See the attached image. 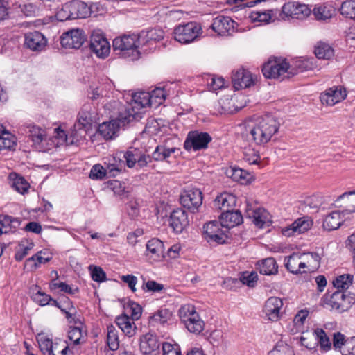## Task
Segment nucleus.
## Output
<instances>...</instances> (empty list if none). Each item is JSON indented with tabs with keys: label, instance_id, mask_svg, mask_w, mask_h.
<instances>
[{
	"label": "nucleus",
	"instance_id": "25",
	"mask_svg": "<svg viewBox=\"0 0 355 355\" xmlns=\"http://www.w3.org/2000/svg\"><path fill=\"white\" fill-rule=\"evenodd\" d=\"M170 225L176 232H182L189 225L186 212L182 209L174 210L171 214Z\"/></svg>",
	"mask_w": 355,
	"mask_h": 355
},
{
	"label": "nucleus",
	"instance_id": "37",
	"mask_svg": "<svg viewBox=\"0 0 355 355\" xmlns=\"http://www.w3.org/2000/svg\"><path fill=\"white\" fill-rule=\"evenodd\" d=\"M313 334L318 340L320 351L322 353H327L331 350L332 344L329 337L323 329L318 328L314 330Z\"/></svg>",
	"mask_w": 355,
	"mask_h": 355
},
{
	"label": "nucleus",
	"instance_id": "4",
	"mask_svg": "<svg viewBox=\"0 0 355 355\" xmlns=\"http://www.w3.org/2000/svg\"><path fill=\"white\" fill-rule=\"evenodd\" d=\"M94 122V116L92 113V107L89 105H85L78 115V119L71 131L72 140L70 144H76L85 138L88 130L92 128Z\"/></svg>",
	"mask_w": 355,
	"mask_h": 355
},
{
	"label": "nucleus",
	"instance_id": "33",
	"mask_svg": "<svg viewBox=\"0 0 355 355\" xmlns=\"http://www.w3.org/2000/svg\"><path fill=\"white\" fill-rule=\"evenodd\" d=\"M72 18H86L90 16L91 8L87 3L80 1H72L69 2Z\"/></svg>",
	"mask_w": 355,
	"mask_h": 355
},
{
	"label": "nucleus",
	"instance_id": "19",
	"mask_svg": "<svg viewBox=\"0 0 355 355\" xmlns=\"http://www.w3.org/2000/svg\"><path fill=\"white\" fill-rule=\"evenodd\" d=\"M246 212L248 217L252 219L253 223L259 228L269 227L272 223L270 214L263 208L255 209L248 208Z\"/></svg>",
	"mask_w": 355,
	"mask_h": 355
},
{
	"label": "nucleus",
	"instance_id": "54",
	"mask_svg": "<svg viewBox=\"0 0 355 355\" xmlns=\"http://www.w3.org/2000/svg\"><path fill=\"white\" fill-rule=\"evenodd\" d=\"M39 347L44 354H52L53 341L44 334H39L37 338Z\"/></svg>",
	"mask_w": 355,
	"mask_h": 355
},
{
	"label": "nucleus",
	"instance_id": "60",
	"mask_svg": "<svg viewBox=\"0 0 355 355\" xmlns=\"http://www.w3.org/2000/svg\"><path fill=\"white\" fill-rule=\"evenodd\" d=\"M243 159L249 164H257L260 161V155L254 149L247 148L243 151Z\"/></svg>",
	"mask_w": 355,
	"mask_h": 355
},
{
	"label": "nucleus",
	"instance_id": "51",
	"mask_svg": "<svg viewBox=\"0 0 355 355\" xmlns=\"http://www.w3.org/2000/svg\"><path fill=\"white\" fill-rule=\"evenodd\" d=\"M187 329L192 333L199 334L203 331L205 327V322L200 318L199 314L195 315L192 319L188 322L184 324Z\"/></svg>",
	"mask_w": 355,
	"mask_h": 355
},
{
	"label": "nucleus",
	"instance_id": "53",
	"mask_svg": "<svg viewBox=\"0 0 355 355\" xmlns=\"http://www.w3.org/2000/svg\"><path fill=\"white\" fill-rule=\"evenodd\" d=\"M268 355H295L292 347L281 341L278 342Z\"/></svg>",
	"mask_w": 355,
	"mask_h": 355
},
{
	"label": "nucleus",
	"instance_id": "36",
	"mask_svg": "<svg viewBox=\"0 0 355 355\" xmlns=\"http://www.w3.org/2000/svg\"><path fill=\"white\" fill-rule=\"evenodd\" d=\"M140 42L143 44H149L153 42H159L164 38V31L159 28H153L148 31H142L139 35Z\"/></svg>",
	"mask_w": 355,
	"mask_h": 355
},
{
	"label": "nucleus",
	"instance_id": "20",
	"mask_svg": "<svg viewBox=\"0 0 355 355\" xmlns=\"http://www.w3.org/2000/svg\"><path fill=\"white\" fill-rule=\"evenodd\" d=\"M232 81L234 87L239 90L250 87L254 84V79L249 71L239 69L233 71Z\"/></svg>",
	"mask_w": 355,
	"mask_h": 355
},
{
	"label": "nucleus",
	"instance_id": "43",
	"mask_svg": "<svg viewBox=\"0 0 355 355\" xmlns=\"http://www.w3.org/2000/svg\"><path fill=\"white\" fill-rule=\"evenodd\" d=\"M16 138L11 133L3 131L0 135V151L3 150H11L16 146Z\"/></svg>",
	"mask_w": 355,
	"mask_h": 355
},
{
	"label": "nucleus",
	"instance_id": "32",
	"mask_svg": "<svg viewBox=\"0 0 355 355\" xmlns=\"http://www.w3.org/2000/svg\"><path fill=\"white\" fill-rule=\"evenodd\" d=\"M226 175L232 180L238 182L242 184H246L252 179L251 173L240 168L230 167L226 171Z\"/></svg>",
	"mask_w": 355,
	"mask_h": 355
},
{
	"label": "nucleus",
	"instance_id": "10",
	"mask_svg": "<svg viewBox=\"0 0 355 355\" xmlns=\"http://www.w3.org/2000/svg\"><path fill=\"white\" fill-rule=\"evenodd\" d=\"M90 49L99 58H107L110 53V45L105 37L94 31L90 37Z\"/></svg>",
	"mask_w": 355,
	"mask_h": 355
},
{
	"label": "nucleus",
	"instance_id": "35",
	"mask_svg": "<svg viewBox=\"0 0 355 355\" xmlns=\"http://www.w3.org/2000/svg\"><path fill=\"white\" fill-rule=\"evenodd\" d=\"M257 268L261 274L265 275H275L278 272V266L274 258L269 257L257 263Z\"/></svg>",
	"mask_w": 355,
	"mask_h": 355
},
{
	"label": "nucleus",
	"instance_id": "41",
	"mask_svg": "<svg viewBox=\"0 0 355 355\" xmlns=\"http://www.w3.org/2000/svg\"><path fill=\"white\" fill-rule=\"evenodd\" d=\"M315 67V60L313 58L299 59L295 61L293 72L295 75L299 72L313 70Z\"/></svg>",
	"mask_w": 355,
	"mask_h": 355
},
{
	"label": "nucleus",
	"instance_id": "61",
	"mask_svg": "<svg viewBox=\"0 0 355 355\" xmlns=\"http://www.w3.org/2000/svg\"><path fill=\"white\" fill-rule=\"evenodd\" d=\"M83 334L84 332L80 327H70L68 331V338L74 345H78L81 343Z\"/></svg>",
	"mask_w": 355,
	"mask_h": 355
},
{
	"label": "nucleus",
	"instance_id": "31",
	"mask_svg": "<svg viewBox=\"0 0 355 355\" xmlns=\"http://www.w3.org/2000/svg\"><path fill=\"white\" fill-rule=\"evenodd\" d=\"M29 137L31 139L35 148L41 150L43 149V141L46 139L45 130L37 125L27 127Z\"/></svg>",
	"mask_w": 355,
	"mask_h": 355
},
{
	"label": "nucleus",
	"instance_id": "34",
	"mask_svg": "<svg viewBox=\"0 0 355 355\" xmlns=\"http://www.w3.org/2000/svg\"><path fill=\"white\" fill-rule=\"evenodd\" d=\"M285 266L293 274L303 273L304 267L301 254L294 253L286 258Z\"/></svg>",
	"mask_w": 355,
	"mask_h": 355
},
{
	"label": "nucleus",
	"instance_id": "15",
	"mask_svg": "<svg viewBox=\"0 0 355 355\" xmlns=\"http://www.w3.org/2000/svg\"><path fill=\"white\" fill-rule=\"evenodd\" d=\"M119 116L116 119L111 120L108 122H103L99 125L98 131L105 139H113L119 130L121 125L128 123V121L121 120V115H125L122 113L121 110H119Z\"/></svg>",
	"mask_w": 355,
	"mask_h": 355
},
{
	"label": "nucleus",
	"instance_id": "18",
	"mask_svg": "<svg viewBox=\"0 0 355 355\" xmlns=\"http://www.w3.org/2000/svg\"><path fill=\"white\" fill-rule=\"evenodd\" d=\"M283 301L277 297L268 298L264 304L263 313L270 321H277L280 318V311L283 306Z\"/></svg>",
	"mask_w": 355,
	"mask_h": 355
},
{
	"label": "nucleus",
	"instance_id": "47",
	"mask_svg": "<svg viewBox=\"0 0 355 355\" xmlns=\"http://www.w3.org/2000/svg\"><path fill=\"white\" fill-rule=\"evenodd\" d=\"M179 317L181 321L186 324L191 319L193 318L195 315H198L196 308L193 305L187 304L182 305L178 311Z\"/></svg>",
	"mask_w": 355,
	"mask_h": 355
},
{
	"label": "nucleus",
	"instance_id": "52",
	"mask_svg": "<svg viewBox=\"0 0 355 355\" xmlns=\"http://www.w3.org/2000/svg\"><path fill=\"white\" fill-rule=\"evenodd\" d=\"M125 313H127V315L130 314V317L132 320H137L140 318L142 313V309L141 306L132 301H129L125 305Z\"/></svg>",
	"mask_w": 355,
	"mask_h": 355
},
{
	"label": "nucleus",
	"instance_id": "55",
	"mask_svg": "<svg viewBox=\"0 0 355 355\" xmlns=\"http://www.w3.org/2000/svg\"><path fill=\"white\" fill-rule=\"evenodd\" d=\"M340 13L346 17L355 19V0L344 1L340 7Z\"/></svg>",
	"mask_w": 355,
	"mask_h": 355
},
{
	"label": "nucleus",
	"instance_id": "56",
	"mask_svg": "<svg viewBox=\"0 0 355 355\" xmlns=\"http://www.w3.org/2000/svg\"><path fill=\"white\" fill-rule=\"evenodd\" d=\"M249 17L252 21L268 23L271 19L270 10H252Z\"/></svg>",
	"mask_w": 355,
	"mask_h": 355
},
{
	"label": "nucleus",
	"instance_id": "14",
	"mask_svg": "<svg viewBox=\"0 0 355 355\" xmlns=\"http://www.w3.org/2000/svg\"><path fill=\"white\" fill-rule=\"evenodd\" d=\"M145 256L151 263L161 261L164 258V243L156 238L149 240L146 245Z\"/></svg>",
	"mask_w": 355,
	"mask_h": 355
},
{
	"label": "nucleus",
	"instance_id": "27",
	"mask_svg": "<svg viewBox=\"0 0 355 355\" xmlns=\"http://www.w3.org/2000/svg\"><path fill=\"white\" fill-rule=\"evenodd\" d=\"M220 223L222 227L231 228L241 224L243 217L240 211L234 209L223 211L219 216Z\"/></svg>",
	"mask_w": 355,
	"mask_h": 355
},
{
	"label": "nucleus",
	"instance_id": "39",
	"mask_svg": "<svg viewBox=\"0 0 355 355\" xmlns=\"http://www.w3.org/2000/svg\"><path fill=\"white\" fill-rule=\"evenodd\" d=\"M34 243L28 239H22L16 248L15 258L17 261H21L33 248Z\"/></svg>",
	"mask_w": 355,
	"mask_h": 355
},
{
	"label": "nucleus",
	"instance_id": "22",
	"mask_svg": "<svg viewBox=\"0 0 355 355\" xmlns=\"http://www.w3.org/2000/svg\"><path fill=\"white\" fill-rule=\"evenodd\" d=\"M46 44V38L38 31L28 32L24 35V46L32 51H41Z\"/></svg>",
	"mask_w": 355,
	"mask_h": 355
},
{
	"label": "nucleus",
	"instance_id": "42",
	"mask_svg": "<svg viewBox=\"0 0 355 355\" xmlns=\"http://www.w3.org/2000/svg\"><path fill=\"white\" fill-rule=\"evenodd\" d=\"M171 317L172 313L168 309H162L150 317V322L153 325L158 323L164 324L171 320Z\"/></svg>",
	"mask_w": 355,
	"mask_h": 355
},
{
	"label": "nucleus",
	"instance_id": "23",
	"mask_svg": "<svg viewBox=\"0 0 355 355\" xmlns=\"http://www.w3.org/2000/svg\"><path fill=\"white\" fill-rule=\"evenodd\" d=\"M160 343L157 337L152 334H146L140 338V350L146 355H151L158 352Z\"/></svg>",
	"mask_w": 355,
	"mask_h": 355
},
{
	"label": "nucleus",
	"instance_id": "5",
	"mask_svg": "<svg viewBox=\"0 0 355 355\" xmlns=\"http://www.w3.org/2000/svg\"><path fill=\"white\" fill-rule=\"evenodd\" d=\"M263 76L267 78L279 79L290 78L295 75L285 58H276L269 60L262 67Z\"/></svg>",
	"mask_w": 355,
	"mask_h": 355
},
{
	"label": "nucleus",
	"instance_id": "46",
	"mask_svg": "<svg viewBox=\"0 0 355 355\" xmlns=\"http://www.w3.org/2000/svg\"><path fill=\"white\" fill-rule=\"evenodd\" d=\"M335 10L329 5H321L313 9V14L318 20L330 19L334 14Z\"/></svg>",
	"mask_w": 355,
	"mask_h": 355
},
{
	"label": "nucleus",
	"instance_id": "11",
	"mask_svg": "<svg viewBox=\"0 0 355 355\" xmlns=\"http://www.w3.org/2000/svg\"><path fill=\"white\" fill-rule=\"evenodd\" d=\"M313 225V220L307 216L296 219L291 225L282 227V234L286 237L295 236L307 232Z\"/></svg>",
	"mask_w": 355,
	"mask_h": 355
},
{
	"label": "nucleus",
	"instance_id": "1",
	"mask_svg": "<svg viewBox=\"0 0 355 355\" xmlns=\"http://www.w3.org/2000/svg\"><path fill=\"white\" fill-rule=\"evenodd\" d=\"M279 128V124L274 118L266 116L245 125L241 136L252 146H264L277 133Z\"/></svg>",
	"mask_w": 355,
	"mask_h": 355
},
{
	"label": "nucleus",
	"instance_id": "26",
	"mask_svg": "<svg viewBox=\"0 0 355 355\" xmlns=\"http://www.w3.org/2000/svg\"><path fill=\"white\" fill-rule=\"evenodd\" d=\"M236 204V196L226 192L218 196L214 202V206L222 212L234 209Z\"/></svg>",
	"mask_w": 355,
	"mask_h": 355
},
{
	"label": "nucleus",
	"instance_id": "50",
	"mask_svg": "<svg viewBox=\"0 0 355 355\" xmlns=\"http://www.w3.org/2000/svg\"><path fill=\"white\" fill-rule=\"evenodd\" d=\"M149 93L150 95V107L157 108L164 102L166 94L164 89L157 87Z\"/></svg>",
	"mask_w": 355,
	"mask_h": 355
},
{
	"label": "nucleus",
	"instance_id": "29",
	"mask_svg": "<svg viewBox=\"0 0 355 355\" xmlns=\"http://www.w3.org/2000/svg\"><path fill=\"white\" fill-rule=\"evenodd\" d=\"M301 257L304 272H313L319 268L321 257L318 253L306 252L301 254Z\"/></svg>",
	"mask_w": 355,
	"mask_h": 355
},
{
	"label": "nucleus",
	"instance_id": "13",
	"mask_svg": "<svg viewBox=\"0 0 355 355\" xmlns=\"http://www.w3.org/2000/svg\"><path fill=\"white\" fill-rule=\"evenodd\" d=\"M86 40L84 31L76 28L63 33L60 37V42L63 47L69 49H79Z\"/></svg>",
	"mask_w": 355,
	"mask_h": 355
},
{
	"label": "nucleus",
	"instance_id": "38",
	"mask_svg": "<svg viewBox=\"0 0 355 355\" xmlns=\"http://www.w3.org/2000/svg\"><path fill=\"white\" fill-rule=\"evenodd\" d=\"M51 259L49 253L45 251H40L26 260V264H30L31 268L36 269L41 264L47 263Z\"/></svg>",
	"mask_w": 355,
	"mask_h": 355
},
{
	"label": "nucleus",
	"instance_id": "17",
	"mask_svg": "<svg viewBox=\"0 0 355 355\" xmlns=\"http://www.w3.org/2000/svg\"><path fill=\"white\" fill-rule=\"evenodd\" d=\"M236 23L229 17L218 16L212 22V29L219 35H232L236 29Z\"/></svg>",
	"mask_w": 355,
	"mask_h": 355
},
{
	"label": "nucleus",
	"instance_id": "45",
	"mask_svg": "<svg viewBox=\"0 0 355 355\" xmlns=\"http://www.w3.org/2000/svg\"><path fill=\"white\" fill-rule=\"evenodd\" d=\"M107 344L112 351L118 349L119 347L118 331L112 324L107 327Z\"/></svg>",
	"mask_w": 355,
	"mask_h": 355
},
{
	"label": "nucleus",
	"instance_id": "62",
	"mask_svg": "<svg viewBox=\"0 0 355 355\" xmlns=\"http://www.w3.org/2000/svg\"><path fill=\"white\" fill-rule=\"evenodd\" d=\"M71 352L69 345L63 341L55 342L53 344L52 354L49 355H67Z\"/></svg>",
	"mask_w": 355,
	"mask_h": 355
},
{
	"label": "nucleus",
	"instance_id": "63",
	"mask_svg": "<svg viewBox=\"0 0 355 355\" xmlns=\"http://www.w3.org/2000/svg\"><path fill=\"white\" fill-rule=\"evenodd\" d=\"M241 282L249 287H254L257 284V275L256 272L248 271L242 273L240 277Z\"/></svg>",
	"mask_w": 355,
	"mask_h": 355
},
{
	"label": "nucleus",
	"instance_id": "28",
	"mask_svg": "<svg viewBox=\"0 0 355 355\" xmlns=\"http://www.w3.org/2000/svg\"><path fill=\"white\" fill-rule=\"evenodd\" d=\"M8 179L10 187L19 193L24 195L28 192L30 184L21 175L14 172L10 173Z\"/></svg>",
	"mask_w": 355,
	"mask_h": 355
},
{
	"label": "nucleus",
	"instance_id": "59",
	"mask_svg": "<svg viewBox=\"0 0 355 355\" xmlns=\"http://www.w3.org/2000/svg\"><path fill=\"white\" fill-rule=\"evenodd\" d=\"M55 17L56 19L60 21L73 19V18H72V12L69 2L64 4L62 8L57 11Z\"/></svg>",
	"mask_w": 355,
	"mask_h": 355
},
{
	"label": "nucleus",
	"instance_id": "49",
	"mask_svg": "<svg viewBox=\"0 0 355 355\" xmlns=\"http://www.w3.org/2000/svg\"><path fill=\"white\" fill-rule=\"evenodd\" d=\"M315 54L319 59L329 60L334 55L333 49L327 44L320 42L315 48Z\"/></svg>",
	"mask_w": 355,
	"mask_h": 355
},
{
	"label": "nucleus",
	"instance_id": "44",
	"mask_svg": "<svg viewBox=\"0 0 355 355\" xmlns=\"http://www.w3.org/2000/svg\"><path fill=\"white\" fill-rule=\"evenodd\" d=\"M110 84H98L89 87L88 90V96L92 100H97L107 96V89Z\"/></svg>",
	"mask_w": 355,
	"mask_h": 355
},
{
	"label": "nucleus",
	"instance_id": "40",
	"mask_svg": "<svg viewBox=\"0 0 355 355\" xmlns=\"http://www.w3.org/2000/svg\"><path fill=\"white\" fill-rule=\"evenodd\" d=\"M178 149L175 147L169 148L166 145H159L152 154V158L155 161H164L171 157Z\"/></svg>",
	"mask_w": 355,
	"mask_h": 355
},
{
	"label": "nucleus",
	"instance_id": "16",
	"mask_svg": "<svg viewBox=\"0 0 355 355\" xmlns=\"http://www.w3.org/2000/svg\"><path fill=\"white\" fill-rule=\"evenodd\" d=\"M347 97L346 89L341 87H333L327 89L320 94V101L323 105L333 106Z\"/></svg>",
	"mask_w": 355,
	"mask_h": 355
},
{
	"label": "nucleus",
	"instance_id": "58",
	"mask_svg": "<svg viewBox=\"0 0 355 355\" xmlns=\"http://www.w3.org/2000/svg\"><path fill=\"white\" fill-rule=\"evenodd\" d=\"M349 338H346L345 336L340 332H336L333 334L332 347L335 350L341 352L344 346L347 347V342Z\"/></svg>",
	"mask_w": 355,
	"mask_h": 355
},
{
	"label": "nucleus",
	"instance_id": "3",
	"mask_svg": "<svg viewBox=\"0 0 355 355\" xmlns=\"http://www.w3.org/2000/svg\"><path fill=\"white\" fill-rule=\"evenodd\" d=\"M140 44L139 35H123L113 40V50L122 58L135 60L139 57L137 48Z\"/></svg>",
	"mask_w": 355,
	"mask_h": 355
},
{
	"label": "nucleus",
	"instance_id": "57",
	"mask_svg": "<svg viewBox=\"0 0 355 355\" xmlns=\"http://www.w3.org/2000/svg\"><path fill=\"white\" fill-rule=\"evenodd\" d=\"M353 276L351 275H343L337 277L334 282V286L341 290H345L352 284Z\"/></svg>",
	"mask_w": 355,
	"mask_h": 355
},
{
	"label": "nucleus",
	"instance_id": "6",
	"mask_svg": "<svg viewBox=\"0 0 355 355\" xmlns=\"http://www.w3.org/2000/svg\"><path fill=\"white\" fill-rule=\"evenodd\" d=\"M311 14V9L305 4L289 1L283 5L279 19L284 21L291 19L303 20Z\"/></svg>",
	"mask_w": 355,
	"mask_h": 355
},
{
	"label": "nucleus",
	"instance_id": "7",
	"mask_svg": "<svg viewBox=\"0 0 355 355\" xmlns=\"http://www.w3.org/2000/svg\"><path fill=\"white\" fill-rule=\"evenodd\" d=\"M201 31L200 25L196 22L180 24L174 29V38L180 43L188 44L193 42L200 35Z\"/></svg>",
	"mask_w": 355,
	"mask_h": 355
},
{
	"label": "nucleus",
	"instance_id": "24",
	"mask_svg": "<svg viewBox=\"0 0 355 355\" xmlns=\"http://www.w3.org/2000/svg\"><path fill=\"white\" fill-rule=\"evenodd\" d=\"M351 213L350 210L334 211L328 214L324 219L322 227L327 231L338 229L343 223V217L346 214Z\"/></svg>",
	"mask_w": 355,
	"mask_h": 355
},
{
	"label": "nucleus",
	"instance_id": "30",
	"mask_svg": "<svg viewBox=\"0 0 355 355\" xmlns=\"http://www.w3.org/2000/svg\"><path fill=\"white\" fill-rule=\"evenodd\" d=\"M116 323L123 334L128 337H132L136 334L137 327L134 320L127 313H123L116 318Z\"/></svg>",
	"mask_w": 355,
	"mask_h": 355
},
{
	"label": "nucleus",
	"instance_id": "2",
	"mask_svg": "<svg viewBox=\"0 0 355 355\" xmlns=\"http://www.w3.org/2000/svg\"><path fill=\"white\" fill-rule=\"evenodd\" d=\"M112 103L118 110L125 111V115H121V120H126L128 122L138 121L141 118L140 110L146 107H150V95L149 92H146L135 93L132 97V102L128 107H124L117 101H113Z\"/></svg>",
	"mask_w": 355,
	"mask_h": 355
},
{
	"label": "nucleus",
	"instance_id": "8",
	"mask_svg": "<svg viewBox=\"0 0 355 355\" xmlns=\"http://www.w3.org/2000/svg\"><path fill=\"white\" fill-rule=\"evenodd\" d=\"M355 303V294L346 291H338L332 294L329 305L338 312L347 311Z\"/></svg>",
	"mask_w": 355,
	"mask_h": 355
},
{
	"label": "nucleus",
	"instance_id": "21",
	"mask_svg": "<svg viewBox=\"0 0 355 355\" xmlns=\"http://www.w3.org/2000/svg\"><path fill=\"white\" fill-rule=\"evenodd\" d=\"M220 223L216 221H210L203 226V234L208 241H215L223 243L225 241L224 233L220 227Z\"/></svg>",
	"mask_w": 355,
	"mask_h": 355
},
{
	"label": "nucleus",
	"instance_id": "48",
	"mask_svg": "<svg viewBox=\"0 0 355 355\" xmlns=\"http://www.w3.org/2000/svg\"><path fill=\"white\" fill-rule=\"evenodd\" d=\"M179 317L181 321L186 324L191 319L193 318L195 315H198L196 308L193 305L187 304L182 305L178 311Z\"/></svg>",
	"mask_w": 355,
	"mask_h": 355
},
{
	"label": "nucleus",
	"instance_id": "12",
	"mask_svg": "<svg viewBox=\"0 0 355 355\" xmlns=\"http://www.w3.org/2000/svg\"><path fill=\"white\" fill-rule=\"evenodd\" d=\"M211 140L208 133L197 131L190 132L184 141V146L187 150H198L205 148Z\"/></svg>",
	"mask_w": 355,
	"mask_h": 355
},
{
	"label": "nucleus",
	"instance_id": "9",
	"mask_svg": "<svg viewBox=\"0 0 355 355\" xmlns=\"http://www.w3.org/2000/svg\"><path fill=\"white\" fill-rule=\"evenodd\" d=\"M180 202L191 212L198 211L202 203V191L196 188L186 189L180 196Z\"/></svg>",
	"mask_w": 355,
	"mask_h": 355
},
{
	"label": "nucleus",
	"instance_id": "64",
	"mask_svg": "<svg viewBox=\"0 0 355 355\" xmlns=\"http://www.w3.org/2000/svg\"><path fill=\"white\" fill-rule=\"evenodd\" d=\"M163 355H182L180 347L168 343L162 344Z\"/></svg>",
	"mask_w": 355,
	"mask_h": 355
}]
</instances>
